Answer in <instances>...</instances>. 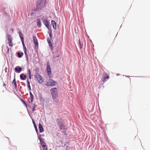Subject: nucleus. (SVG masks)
Listing matches in <instances>:
<instances>
[{"label": "nucleus", "instance_id": "1", "mask_svg": "<svg viewBox=\"0 0 150 150\" xmlns=\"http://www.w3.org/2000/svg\"><path fill=\"white\" fill-rule=\"evenodd\" d=\"M49 0H37L35 3V8L31 9L30 15L32 16L37 13L40 12L47 6Z\"/></svg>", "mask_w": 150, "mask_h": 150}, {"label": "nucleus", "instance_id": "2", "mask_svg": "<svg viewBox=\"0 0 150 150\" xmlns=\"http://www.w3.org/2000/svg\"><path fill=\"white\" fill-rule=\"evenodd\" d=\"M57 125L59 129L61 130H63L62 132L65 135H66V132L65 130L66 129V126L65 125V123L64 120L61 117L57 119L56 120Z\"/></svg>", "mask_w": 150, "mask_h": 150}, {"label": "nucleus", "instance_id": "3", "mask_svg": "<svg viewBox=\"0 0 150 150\" xmlns=\"http://www.w3.org/2000/svg\"><path fill=\"white\" fill-rule=\"evenodd\" d=\"M50 91L53 99L55 100L58 96L57 88L56 87L52 88L50 89Z\"/></svg>", "mask_w": 150, "mask_h": 150}, {"label": "nucleus", "instance_id": "4", "mask_svg": "<svg viewBox=\"0 0 150 150\" xmlns=\"http://www.w3.org/2000/svg\"><path fill=\"white\" fill-rule=\"evenodd\" d=\"M57 83V81L51 79H49L48 81L45 84V85L47 86H54L56 85Z\"/></svg>", "mask_w": 150, "mask_h": 150}, {"label": "nucleus", "instance_id": "5", "mask_svg": "<svg viewBox=\"0 0 150 150\" xmlns=\"http://www.w3.org/2000/svg\"><path fill=\"white\" fill-rule=\"evenodd\" d=\"M35 78L38 80L39 83H41L44 81V79L43 77L39 74L38 75H36L35 76Z\"/></svg>", "mask_w": 150, "mask_h": 150}, {"label": "nucleus", "instance_id": "6", "mask_svg": "<svg viewBox=\"0 0 150 150\" xmlns=\"http://www.w3.org/2000/svg\"><path fill=\"white\" fill-rule=\"evenodd\" d=\"M47 74L49 76V77L50 78L52 76V72H51V70L50 67V65L48 61L47 64Z\"/></svg>", "mask_w": 150, "mask_h": 150}, {"label": "nucleus", "instance_id": "7", "mask_svg": "<svg viewBox=\"0 0 150 150\" xmlns=\"http://www.w3.org/2000/svg\"><path fill=\"white\" fill-rule=\"evenodd\" d=\"M109 78V76L105 72H104L103 73V77L102 78V80L104 83L106 82L107 81V79H108Z\"/></svg>", "mask_w": 150, "mask_h": 150}, {"label": "nucleus", "instance_id": "8", "mask_svg": "<svg viewBox=\"0 0 150 150\" xmlns=\"http://www.w3.org/2000/svg\"><path fill=\"white\" fill-rule=\"evenodd\" d=\"M7 39L8 41V43L10 46H13V44L12 43V38L11 35H7Z\"/></svg>", "mask_w": 150, "mask_h": 150}, {"label": "nucleus", "instance_id": "9", "mask_svg": "<svg viewBox=\"0 0 150 150\" xmlns=\"http://www.w3.org/2000/svg\"><path fill=\"white\" fill-rule=\"evenodd\" d=\"M33 41L34 44V45L35 47H38V43L37 39L36 36L35 35L33 36Z\"/></svg>", "mask_w": 150, "mask_h": 150}, {"label": "nucleus", "instance_id": "10", "mask_svg": "<svg viewBox=\"0 0 150 150\" xmlns=\"http://www.w3.org/2000/svg\"><path fill=\"white\" fill-rule=\"evenodd\" d=\"M18 34L19 35V37L20 38L21 41L22 42L23 46L24 45H25L24 44V38L23 36V35L21 32V31H19L18 32Z\"/></svg>", "mask_w": 150, "mask_h": 150}, {"label": "nucleus", "instance_id": "11", "mask_svg": "<svg viewBox=\"0 0 150 150\" xmlns=\"http://www.w3.org/2000/svg\"><path fill=\"white\" fill-rule=\"evenodd\" d=\"M43 23L44 25L48 30L50 29L49 26V23L47 21V18H46L43 21Z\"/></svg>", "mask_w": 150, "mask_h": 150}, {"label": "nucleus", "instance_id": "12", "mask_svg": "<svg viewBox=\"0 0 150 150\" xmlns=\"http://www.w3.org/2000/svg\"><path fill=\"white\" fill-rule=\"evenodd\" d=\"M15 76L14 79L12 82V84L13 87H14L15 89H17V84L15 78Z\"/></svg>", "mask_w": 150, "mask_h": 150}, {"label": "nucleus", "instance_id": "13", "mask_svg": "<svg viewBox=\"0 0 150 150\" xmlns=\"http://www.w3.org/2000/svg\"><path fill=\"white\" fill-rule=\"evenodd\" d=\"M22 69L20 67L17 66L15 68V71L16 72L20 73L22 71Z\"/></svg>", "mask_w": 150, "mask_h": 150}, {"label": "nucleus", "instance_id": "14", "mask_svg": "<svg viewBox=\"0 0 150 150\" xmlns=\"http://www.w3.org/2000/svg\"><path fill=\"white\" fill-rule=\"evenodd\" d=\"M38 128L40 133H42L44 131V129L41 124L40 123L38 125Z\"/></svg>", "mask_w": 150, "mask_h": 150}, {"label": "nucleus", "instance_id": "15", "mask_svg": "<svg viewBox=\"0 0 150 150\" xmlns=\"http://www.w3.org/2000/svg\"><path fill=\"white\" fill-rule=\"evenodd\" d=\"M27 77L26 75H25L23 73H22L20 75V78L21 80H25L26 79Z\"/></svg>", "mask_w": 150, "mask_h": 150}, {"label": "nucleus", "instance_id": "16", "mask_svg": "<svg viewBox=\"0 0 150 150\" xmlns=\"http://www.w3.org/2000/svg\"><path fill=\"white\" fill-rule=\"evenodd\" d=\"M32 120L34 128H35V129L36 132L37 133V134L38 135V131L37 126L36 125L35 122L34 121L33 119V118H32Z\"/></svg>", "mask_w": 150, "mask_h": 150}, {"label": "nucleus", "instance_id": "17", "mask_svg": "<svg viewBox=\"0 0 150 150\" xmlns=\"http://www.w3.org/2000/svg\"><path fill=\"white\" fill-rule=\"evenodd\" d=\"M51 25L52 26L53 28L54 29H56V23L55 21L53 20H52L51 21Z\"/></svg>", "mask_w": 150, "mask_h": 150}, {"label": "nucleus", "instance_id": "18", "mask_svg": "<svg viewBox=\"0 0 150 150\" xmlns=\"http://www.w3.org/2000/svg\"><path fill=\"white\" fill-rule=\"evenodd\" d=\"M41 145L42 148L43 150H47V146L46 145L45 142H44V144H41Z\"/></svg>", "mask_w": 150, "mask_h": 150}, {"label": "nucleus", "instance_id": "19", "mask_svg": "<svg viewBox=\"0 0 150 150\" xmlns=\"http://www.w3.org/2000/svg\"><path fill=\"white\" fill-rule=\"evenodd\" d=\"M38 139L39 140L40 144H44V142H45L41 138V134H39L38 135Z\"/></svg>", "mask_w": 150, "mask_h": 150}, {"label": "nucleus", "instance_id": "20", "mask_svg": "<svg viewBox=\"0 0 150 150\" xmlns=\"http://www.w3.org/2000/svg\"><path fill=\"white\" fill-rule=\"evenodd\" d=\"M37 25L39 28H40L41 26V22L40 20L38 19L37 20Z\"/></svg>", "mask_w": 150, "mask_h": 150}, {"label": "nucleus", "instance_id": "21", "mask_svg": "<svg viewBox=\"0 0 150 150\" xmlns=\"http://www.w3.org/2000/svg\"><path fill=\"white\" fill-rule=\"evenodd\" d=\"M23 49L24 51L25 55V57H28V54L27 52V49L25 46V45H23Z\"/></svg>", "mask_w": 150, "mask_h": 150}, {"label": "nucleus", "instance_id": "22", "mask_svg": "<svg viewBox=\"0 0 150 150\" xmlns=\"http://www.w3.org/2000/svg\"><path fill=\"white\" fill-rule=\"evenodd\" d=\"M48 30V33L50 37V39H52V30L50 29Z\"/></svg>", "mask_w": 150, "mask_h": 150}, {"label": "nucleus", "instance_id": "23", "mask_svg": "<svg viewBox=\"0 0 150 150\" xmlns=\"http://www.w3.org/2000/svg\"><path fill=\"white\" fill-rule=\"evenodd\" d=\"M17 54L18 57V58H21L22 56L23 55V52H17Z\"/></svg>", "mask_w": 150, "mask_h": 150}, {"label": "nucleus", "instance_id": "24", "mask_svg": "<svg viewBox=\"0 0 150 150\" xmlns=\"http://www.w3.org/2000/svg\"><path fill=\"white\" fill-rule=\"evenodd\" d=\"M28 77L30 79H31V72L30 71V70L28 69Z\"/></svg>", "mask_w": 150, "mask_h": 150}, {"label": "nucleus", "instance_id": "25", "mask_svg": "<svg viewBox=\"0 0 150 150\" xmlns=\"http://www.w3.org/2000/svg\"><path fill=\"white\" fill-rule=\"evenodd\" d=\"M21 100L22 101V103H23V104L25 105L26 108H27L28 107V105L26 103H25V101L22 99H21Z\"/></svg>", "mask_w": 150, "mask_h": 150}, {"label": "nucleus", "instance_id": "26", "mask_svg": "<svg viewBox=\"0 0 150 150\" xmlns=\"http://www.w3.org/2000/svg\"><path fill=\"white\" fill-rule=\"evenodd\" d=\"M36 75H38L39 74L38 72L39 71V69L38 67H37L35 70Z\"/></svg>", "mask_w": 150, "mask_h": 150}, {"label": "nucleus", "instance_id": "27", "mask_svg": "<svg viewBox=\"0 0 150 150\" xmlns=\"http://www.w3.org/2000/svg\"><path fill=\"white\" fill-rule=\"evenodd\" d=\"M79 47L80 49H81L82 48V46L81 44V42L80 39H79Z\"/></svg>", "mask_w": 150, "mask_h": 150}, {"label": "nucleus", "instance_id": "28", "mask_svg": "<svg viewBox=\"0 0 150 150\" xmlns=\"http://www.w3.org/2000/svg\"><path fill=\"white\" fill-rule=\"evenodd\" d=\"M27 83V86H30V82L29 81V80L28 79L26 80Z\"/></svg>", "mask_w": 150, "mask_h": 150}, {"label": "nucleus", "instance_id": "29", "mask_svg": "<svg viewBox=\"0 0 150 150\" xmlns=\"http://www.w3.org/2000/svg\"><path fill=\"white\" fill-rule=\"evenodd\" d=\"M48 44H49V46L50 47L51 49H53V45L52 44V42H51Z\"/></svg>", "mask_w": 150, "mask_h": 150}, {"label": "nucleus", "instance_id": "30", "mask_svg": "<svg viewBox=\"0 0 150 150\" xmlns=\"http://www.w3.org/2000/svg\"><path fill=\"white\" fill-rule=\"evenodd\" d=\"M29 94L30 95V97L31 98H34L33 96V94H32V93L31 91L29 92Z\"/></svg>", "mask_w": 150, "mask_h": 150}, {"label": "nucleus", "instance_id": "31", "mask_svg": "<svg viewBox=\"0 0 150 150\" xmlns=\"http://www.w3.org/2000/svg\"><path fill=\"white\" fill-rule=\"evenodd\" d=\"M34 105L33 107V108H32V111L33 112L35 110V109L36 108L35 105V103L33 104Z\"/></svg>", "mask_w": 150, "mask_h": 150}, {"label": "nucleus", "instance_id": "32", "mask_svg": "<svg viewBox=\"0 0 150 150\" xmlns=\"http://www.w3.org/2000/svg\"><path fill=\"white\" fill-rule=\"evenodd\" d=\"M59 57V55L57 54L55 56V55L54 54V58H55L57 57Z\"/></svg>", "mask_w": 150, "mask_h": 150}, {"label": "nucleus", "instance_id": "33", "mask_svg": "<svg viewBox=\"0 0 150 150\" xmlns=\"http://www.w3.org/2000/svg\"><path fill=\"white\" fill-rule=\"evenodd\" d=\"M51 39H50L49 38H47V41L48 43H50L51 42Z\"/></svg>", "mask_w": 150, "mask_h": 150}, {"label": "nucleus", "instance_id": "34", "mask_svg": "<svg viewBox=\"0 0 150 150\" xmlns=\"http://www.w3.org/2000/svg\"><path fill=\"white\" fill-rule=\"evenodd\" d=\"M51 39H50L49 38H47V41L48 43H50L51 42Z\"/></svg>", "mask_w": 150, "mask_h": 150}, {"label": "nucleus", "instance_id": "35", "mask_svg": "<svg viewBox=\"0 0 150 150\" xmlns=\"http://www.w3.org/2000/svg\"><path fill=\"white\" fill-rule=\"evenodd\" d=\"M28 87V88L29 91V92L30 91H31V88L30 86H27Z\"/></svg>", "mask_w": 150, "mask_h": 150}, {"label": "nucleus", "instance_id": "36", "mask_svg": "<svg viewBox=\"0 0 150 150\" xmlns=\"http://www.w3.org/2000/svg\"><path fill=\"white\" fill-rule=\"evenodd\" d=\"M28 87V88L29 91V92L30 91H31V88L30 86H27Z\"/></svg>", "mask_w": 150, "mask_h": 150}, {"label": "nucleus", "instance_id": "37", "mask_svg": "<svg viewBox=\"0 0 150 150\" xmlns=\"http://www.w3.org/2000/svg\"><path fill=\"white\" fill-rule=\"evenodd\" d=\"M6 47L7 48V52L9 53V48L7 46H6Z\"/></svg>", "mask_w": 150, "mask_h": 150}, {"label": "nucleus", "instance_id": "38", "mask_svg": "<svg viewBox=\"0 0 150 150\" xmlns=\"http://www.w3.org/2000/svg\"><path fill=\"white\" fill-rule=\"evenodd\" d=\"M33 100H34V98H31L30 99V103H33Z\"/></svg>", "mask_w": 150, "mask_h": 150}, {"label": "nucleus", "instance_id": "39", "mask_svg": "<svg viewBox=\"0 0 150 150\" xmlns=\"http://www.w3.org/2000/svg\"><path fill=\"white\" fill-rule=\"evenodd\" d=\"M26 58V61H27V63H28L29 61H28V57H25Z\"/></svg>", "mask_w": 150, "mask_h": 150}, {"label": "nucleus", "instance_id": "40", "mask_svg": "<svg viewBox=\"0 0 150 150\" xmlns=\"http://www.w3.org/2000/svg\"><path fill=\"white\" fill-rule=\"evenodd\" d=\"M5 86H6V84L4 82H3V86L5 87Z\"/></svg>", "mask_w": 150, "mask_h": 150}, {"label": "nucleus", "instance_id": "41", "mask_svg": "<svg viewBox=\"0 0 150 150\" xmlns=\"http://www.w3.org/2000/svg\"><path fill=\"white\" fill-rule=\"evenodd\" d=\"M28 106L30 108H31V107L30 106V105H29Z\"/></svg>", "mask_w": 150, "mask_h": 150}, {"label": "nucleus", "instance_id": "42", "mask_svg": "<svg viewBox=\"0 0 150 150\" xmlns=\"http://www.w3.org/2000/svg\"><path fill=\"white\" fill-rule=\"evenodd\" d=\"M116 75H117V76L119 75L120 74H116Z\"/></svg>", "mask_w": 150, "mask_h": 150}, {"label": "nucleus", "instance_id": "43", "mask_svg": "<svg viewBox=\"0 0 150 150\" xmlns=\"http://www.w3.org/2000/svg\"><path fill=\"white\" fill-rule=\"evenodd\" d=\"M12 31L13 30V29H12Z\"/></svg>", "mask_w": 150, "mask_h": 150}, {"label": "nucleus", "instance_id": "44", "mask_svg": "<svg viewBox=\"0 0 150 150\" xmlns=\"http://www.w3.org/2000/svg\"><path fill=\"white\" fill-rule=\"evenodd\" d=\"M65 144H64V146H65Z\"/></svg>", "mask_w": 150, "mask_h": 150}]
</instances>
